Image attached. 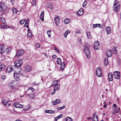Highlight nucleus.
Instances as JSON below:
<instances>
[{
  "instance_id": "1",
  "label": "nucleus",
  "mask_w": 121,
  "mask_h": 121,
  "mask_svg": "<svg viewBox=\"0 0 121 121\" xmlns=\"http://www.w3.org/2000/svg\"><path fill=\"white\" fill-rule=\"evenodd\" d=\"M84 51L87 58H89L90 56V53L89 49V46L87 45L84 46Z\"/></svg>"
},
{
  "instance_id": "2",
  "label": "nucleus",
  "mask_w": 121,
  "mask_h": 121,
  "mask_svg": "<svg viewBox=\"0 0 121 121\" xmlns=\"http://www.w3.org/2000/svg\"><path fill=\"white\" fill-rule=\"evenodd\" d=\"M57 62L58 64L61 65L60 68L62 70H63L65 66V64L64 62H63L62 63L61 60L59 58H57Z\"/></svg>"
},
{
  "instance_id": "3",
  "label": "nucleus",
  "mask_w": 121,
  "mask_h": 121,
  "mask_svg": "<svg viewBox=\"0 0 121 121\" xmlns=\"http://www.w3.org/2000/svg\"><path fill=\"white\" fill-rule=\"evenodd\" d=\"M113 7L114 10L116 12H118L119 9V4L117 3L116 0L115 1Z\"/></svg>"
},
{
  "instance_id": "4",
  "label": "nucleus",
  "mask_w": 121,
  "mask_h": 121,
  "mask_svg": "<svg viewBox=\"0 0 121 121\" xmlns=\"http://www.w3.org/2000/svg\"><path fill=\"white\" fill-rule=\"evenodd\" d=\"M22 61L21 60H18L14 63L15 66V67L18 68L22 64Z\"/></svg>"
},
{
  "instance_id": "5",
  "label": "nucleus",
  "mask_w": 121,
  "mask_h": 121,
  "mask_svg": "<svg viewBox=\"0 0 121 121\" xmlns=\"http://www.w3.org/2000/svg\"><path fill=\"white\" fill-rule=\"evenodd\" d=\"M7 8L5 4L2 2L0 3V11H3L5 10Z\"/></svg>"
},
{
  "instance_id": "6",
  "label": "nucleus",
  "mask_w": 121,
  "mask_h": 121,
  "mask_svg": "<svg viewBox=\"0 0 121 121\" xmlns=\"http://www.w3.org/2000/svg\"><path fill=\"white\" fill-rule=\"evenodd\" d=\"M96 75L98 77H100L102 76V73L101 68L99 67H98L96 69Z\"/></svg>"
},
{
  "instance_id": "7",
  "label": "nucleus",
  "mask_w": 121,
  "mask_h": 121,
  "mask_svg": "<svg viewBox=\"0 0 121 121\" xmlns=\"http://www.w3.org/2000/svg\"><path fill=\"white\" fill-rule=\"evenodd\" d=\"M113 75L114 77L116 79H119L120 78V73L118 71H114Z\"/></svg>"
},
{
  "instance_id": "8",
  "label": "nucleus",
  "mask_w": 121,
  "mask_h": 121,
  "mask_svg": "<svg viewBox=\"0 0 121 121\" xmlns=\"http://www.w3.org/2000/svg\"><path fill=\"white\" fill-rule=\"evenodd\" d=\"M94 48L95 50H98L100 48L99 43V41H96L95 42Z\"/></svg>"
},
{
  "instance_id": "9",
  "label": "nucleus",
  "mask_w": 121,
  "mask_h": 121,
  "mask_svg": "<svg viewBox=\"0 0 121 121\" xmlns=\"http://www.w3.org/2000/svg\"><path fill=\"white\" fill-rule=\"evenodd\" d=\"M5 46L4 45H0V52L2 54L5 53Z\"/></svg>"
},
{
  "instance_id": "10",
  "label": "nucleus",
  "mask_w": 121,
  "mask_h": 121,
  "mask_svg": "<svg viewBox=\"0 0 121 121\" xmlns=\"http://www.w3.org/2000/svg\"><path fill=\"white\" fill-rule=\"evenodd\" d=\"M24 53V51L22 49H20L18 50L17 53H16V56L18 57H19L22 55Z\"/></svg>"
},
{
  "instance_id": "11",
  "label": "nucleus",
  "mask_w": 121,
  "mask_h": 121,
  "mask_svg": "<svg viewBox=\"0 0 121 121\" xmlns=\"http://www.w3.org/2000/svg\"><path fill=\"white\" fill-rule=\"evenodd\" d=\"M55 23L57 26H58L60 24V18L58 16H56L54 18Z\"/></svg>"
},
{
  "instance_id": "12",
  "label": "nucleus",
  "mask_w": 121,
  "mask_h": 121,
  "mask_svg": "<svg viewBox=\"0 0 121 121\" xmlns=\"http://www.w3.org/2000/svg\"><path fill=\"white\" fill-rule=\"evenodd\" d=\"M14 105L16 108H22L23 107V106L22 104H20L18 103H15L13 104Z\"/></svg>"
},
{
  "instance_id": "13",
  "label": "nucleus",
  "mask_w": 121,
  "mask_h": 121,
  "mask_svg": "<svg viewBox=\"0 0 121 121\" xmlns=\"http://www.w3.org/2000/svg\"><path fill=\"white\" fill-rule=\"evenodd\" d=\"M106 55L108 57L112 56V50L110 49H108L106 52Z\"/></svg>"
},
{
  "instance_id": "14",
  "label": "nucleus",
  "mask_w": 121,
  "mask_h": 121,
  "mask_svg": "<svg viewBox=\"0 0 121 121\" xmlns=\"http://www.w3.org/2000/svg\"><path fill=\"white\" fill-rule=\"evenodd\" d=\"M25 70L27 72H29L31 69L30 66L29 65H26L24 68Z\"/></svg>"
},
{
  "instance_id": "15",
  "label": "nucleus",
  "mask_w": 121,
  "mask_h": 121,
  "mask_svg": "<svg viewBox=\"0 0 121 121\" xmlns=\"http://www.w3.org/2000/svg\"><path fill=\"white\" fill-rule=\"evenodd\" d=\"M14 77V78L17 81H19V74L17 73H14L13 74Z\"/></svg>"
},
{
  "instance_id": "16",
  "label": "nucleus",
  "mask_w": 121,
  "mask_h": 121,
  "mask_svg": "<svg viewBox=\"0 0 121 121\" xmlns=\"http://www.w3.org/2000/svg\"><path fill=\"white\" fill-rule=\"evenodd\" d=\"M47 8L51 9L52 10L53 9V7L52 5V4L50 2H47Z\"/></svg>"
},
{
  "instance_id": "17",
  "label": "nucleus",
  "mask_w": 121,
  "mask_h": 121,
  "mask_svg": "<svg viewBox=\"0 0 121 121\" xmlns=\"http://www.w3.org/2000/svg\"><path fill=\"white\" fill-rule=\"evenodd\" d=\"M60 102V101L59 99H56L55 101H52V102L53 104L55 105L59 104Z\"/></svg>"
},
{
  "instance_id": "18",
  "label": "nucleus",
  "mask_w": 121,
  "mask_h": 121,
  "mask_svg": "<svg viewBox=\"0 0 121 121\" xmlns=\"http://www.w3.org/2000/svg\"><path fill=\"white\" fill-rule=\"evenodd\" d=\"M108 80L109 81H112L113 80L112 75V73L111 72L109 73L108 74Z\"/></svg>"
},
{
  "instance_id": "19",
  "label": "nucleus",
  "mask_w": 121,
  "mask_h": 121,
  "mask_svg": "<svg viewBox=\"0 0 121 121\" xmlns=\"http://www.w3.org/2000/svg\"><path fill=\"white\" fill-rule=\"evenodd\" d=\"M92 119L93 121H98V117L97 115H96L95 113L94 114Z\"/></svg>"
},
{
  "instance_id": "20",
  "label": "nucleus",
  "mask_w": 121,
  "mask_h": 121,
  "mask_svg": "<svg viewBox=\"0 0 121 121\" xmlns=\"http://www.w3.org/2000/svg\"><path fill=\"white\" fill-rule=\"evenodd\" d=\"M84 13V10L83 9H81L77 12V14L79 15H82Z\"/></svg>"
},
{
  "instance_id": "21",
  "label": "nucleus",
  "mask_w": 121,
  "mask_h": 121,
  "mask_svg": "<svg viewBox=\"0 0 121 121\" xmlns=\"http://www.w3.org/2000/svg\"><path fill=\"white\" fill-rule=\"evenodd\" d=\"M12 71V68L11 67L9 66L6 69V72L8 73L11 72Z\"/></svg>"
},
{
  "instance_id": "22",
  "label": "nucleus",
  "mask_w": 121,
  "mask_h": 121,
  "mask_svg": "<svg viewBox=\"0 0 121 121\" xmlns=\"http://www.w3.org/2000/svg\"><path fill=\"white\" fill-rule=\"evenodd\" d=\"M105 30L106 31L108 34H109L111 32V29L110 27L108 26L106 27Z\"/></svg>"
},
{
  "instance_id": "23",
  "label": "nucleus",
  "mask_w": 121,
  "mask_h": 121,
  "mask_svg": "<svg viewBox=\"0 0 121 121\" xmlns=\"http://www.w3.org/2000/svg\"><path fill=\"white\" fill-rule=\"evenodd\" d=\"M44 12L43 11H42L41 14L40 16V18L41 20L42 21H43L44 20V19L43 18L44 17Z\"/></svg>"
},
{
  "instance_id": "24",
  "label": "nucleus",
  "mask_w": 121,
  "mask_h": 121,
  "mask_svg": "<svg viewBox=\"0 0 121 121\" xmlns=\"http://www.w3.org/2000/svg\"><path fill=\"white\" fill-rule=\"evenodd\" d=\"M104 65L106 66L108 65V62L107 58L106 57L104 59Z\"/></svg>"
},
{
  "instance_id": "25",
  "label": "nucleus",
  "mask_w": 121,
  "mask_h": 121,
  "mask_svg": "<svg viewBox=\"0 0 121 121\" xmlns=\"http://www.w3.org/2000/svg\"><path fill=\"white\" fill-rule=\"evenodd\" d=\"M27 35L29 37H31L32 36V32H31L30 30L29 29H28Z\"/></svg>"
},
{
  "instance_id": "26",
  "label": "nucleus",
  "mask_w": 121,
  "mask_h": 121,
  "mask_svg": "<svg viewBox=\"0 0 121 121\" xmlns=\"http://www.w3.org/2000/svg\"><path fill=\"white\" fill-rule=\"evenodd\" d=\"M120 109V108H115L114 109V112H113V113L114 114H115L116 113H118L119 112V111Z\"/></svg>"
},
{
  "instance_id": "27",
  "label": "nucleus",
  "mask_w": 121,
  "mask_h": 121,
  "mask_svg": "<svg viewBox=\"0 0 121 121\" xmlns=\"http://www.w3.org/2000/svg\"><path fill=\"white\" fill-rule=\"evenodd\" d=\"M70 32V30H68L66 31L65 33H64V36L66 38L67 37V36L69 33Z\"/></svg>"
},
{
  "instance_id": "28",
  "label": "nucleus",
  "mask_w": 121,
  "mask_h": 121,
  "mask_svg": "<svg viewBox=\"0 0 121 121\" xmlns=\"http://www.w3.org/2000/svg\"><path fill=\"white\" fill-rule=\"evenodd\" d=\"M5 68V66L3 64H1L0 65V71L3 70Z\"/></svg>"
},
{
  "instance_id": "29",
  "label": "nucleus",
  "mask_w": 121,
  "mask_h": 121,
  "mask_svg": "<svg viewBox=\"0 0 121 121\" xmlns=\"http://www.w3.org/2000/svg\"><path fill=\"white\" fill-rule=\"evenodd\" d=\"M29 97H30L31 99L33 98H34V94L32 92L30 94H29L28 95Z\"/></svg>"
},
{
  "instance_id": "30",
  "label": "nucleus",
  "mask_w": 121,
  "mask_h": 121,
  "mask_svg": "<svg viewBox=\"0 0 121 121\" xmlns=\"http://www.w3.org/2000/svg\"><path fill=\"white\" fill-rule=\"evenodd\" d=\"M0 21L2 22L3 24H4L5 23L6 21L5 19L3 17H1L0 19Z\"/></svg>"
},
{
  "instance_id": "31",
  "label": "nucleus",
  "mask_w": 121,
  "mask_h": 121,
  "mask_svg": "<svg viewBox=\"0 0 121 121\" xmlns=\"http://www.w3.org/2000/svg\"><path fill=\"white\" fill-rule=\"evenodd\" d=\"M101 26V24H96L93 25V26L94 28H95L96 27H99L101 28L100 26Z\"/></svg>"
},
{
  "instance_id": "32",
  "label": "nucleus",
  "mask_w": 121,
  "mask_h": 121,
  "mask_svg": "<svg viewBox=\"0 0 121 121\" xmlns=\"http://www.w3.org/2000/svg\"><path fill=\"white\" fill-rule=\"evenodd\" d=\"M70 22V20L69 19H66L64 21V22L65 24L69 23Z\"/></svg>"
},
{
  "instance_id": "33",
  "label": "nucleus",
  "mask_w": 121,
  "mask_h": 121,
  "mask_svg": "<svg viewBox=\"0 0 121 121\" xmlns=\"http://www.w3.org/2000/svg\"><path fill=\"white\" fill-rule=\"evenodd\" d=\"M59 85L58 84H56L54 87V90H57L59 88Z\"/></svg>"
},
{
  "instance_id": "34",
  "label": "nucleus",
  "mask_w": 121,
  "mask_h": 121,
  "mask_svg": "<svg viewBox=\"0 0 121 121\" xmlns=\"http://www.w3.org/2000/svg\"><path fill=\"white\" fill-rule=\"evenodd\" d=\"M87 36L88 37V39H90L91 38V33L89 31L86 32Z\"/></svg>"
},
{
  "instance_id": "35",
  "label": "nucleus",
  "mask_w": 121,
  "mask_h": 121,
  "mask_svg": "<svg viewBox=\"0 0 121 121\" xmlns=\"http://www.w3.org/2000/svg\"><path fill=\"white\" fill-rule=\"evenodd\" d=\"M66 121H72L73 119L70 117H67L66 118Z\"/></svg>"
},
{
  "instance_id": "36",
  "label": "nucleus",
  "mask_w": 121,
  "mask_h": 121,
  "mask_svg": "<svg viewBox=\"0 0 121 121\" xmlns=\"http://www.w3.org/2000/svg\"><path fill=\"white\" fill-rule=\"evenodd\" d=\"M9 102V101H5V100L3 99L2 100V103L4 105H6Z\"/></svg>"
},
{
  "instance_id": "37",
  "label": "nucleus",
  "mask_w": 121,
  "mask_h": 121,
  "mask_svg": "<svg viewBox=\"0 0 121 121\" xmlns=\"http://www.w3.org/2000/svg\"><path fill=\"white\" fill-rule=\"evenodd\" d=\"M65 105H64L62 107H58L57 108V110H58L59 111L61 109H63L65 107Z\"/></svg>"
},
{
  "instance_id": "38",
  "label": "nucleus",
  "mask_w": 121,
  "mask_h": 121,
  "mask_svg": "<svg viewBox=\"0 0 121 121\" xmlns=\"http://www.w3.org/2000/svg\"><path fill=\"white\" fill-rule=\"evenodd\" d=\"M12 11L13 13L14 14H16L17 12V10L16 9H12Z\"/></svg>"
},
{
  "instance_id": "39",
  "label": "nucleus",
  "mask_w": 121,
  "mask_h": 121,
  "mask_svg": "<svg viewBox=\"0 0 121 121\" xmlns=\"http://www.w3.org/2000/svg\"><path fill=\"white\" fill-rule=\"evenodd\" d=\"M113 53L114 54H116L117 52V50H116V48H113L112 51Z\"/></svg>"
},
{
  "instance_id": "40",
  "label": "nucleus",
  "mask_w": 121,
  "mask_h": 121,
  "mask_svg": "<svg viewBox=\"0 0 121 121\" xmlns=\"http://www.w3.org/2000/svg\"><path fill=\"white\" fill-rule=\"evenodd\" d=\"M31 90V91L33 93L35 89L33 88V87H29L28 90Z\"/></svg>"
},
{
  "instance_id": "41",
  "label": "nucleus",
  "mask_w": 121,
  "mask_h": 121,
  "mask_svg": "<svg viewBox=\"0 0 121 121\" xmlns=\"http://www.w3.org/2000/svg\"><path fill=\"white\" fill-rule=\"evenodd\" d=\"M25 21V19L20 20L19 22V23L20 24H22Z\"/></svg>"
},
{
  "instance_id": "42",
  "label": "nucleus",
  "mask_w": 121,
  "mask_h": 121,
  "mask_svg": "<svg viewBox=\"0 0 121 121\" xmlns=\"http://www.w3.org/2000/svg\"><path fill=\"white\" fill-rule=\"evenodd\" d=\"M51 32V30H49L47 31V33L48 34V37L49 38H50V32Z\"/></svg>"
},
{
  "instance_id": "43",
  "label": "nucleus",
  "mask_w": 121,
  "mask_h": 121,
  "mask_svg": "<svg viewBox=\"0 0 121 121\" xmlns=\"http://www.w3.org/2000/svg\"><path fill=\"white\" fill-rule=\"evenodd\" d=\"M32 3L33 5H35L36 4V0H33Z\"/></svg>"
},
{
  "instance_id": "44",
  "label": "nucleus",
  "mask_w": 121,
  "mask_h": 121,
  "mask_svg": "<svg viewBox=\"0 0 121 121\" xmlns=\"http://www.w3.org/2000/svg\"><path fill=\"white\" fill-rule=\"evenodd\" d=\"M35 46L37 48H39L40 47V45L39 44L36 43L35 45Z\"/></svg>"
},
{
  "instance_id": "45",
  "label": "nucleus",
  "mask_w": 121,
  "mask_h": 121,
  "mask_svg": "<svg viewBox=\"0 0 121 121\" xmlns=\"http://www.w3.org/2000/svg\"><path fill=\"white\" fill-rule=\"evenodd\" d=\"M57 81H54L53 82V84L52 85H51V86H53L54 85V84H56V83H57Z\"/></svg>"
},
{
  "instance_id": "46",
  "label": "nucleus",
  "mask_w": 121,
  "mask_h": 121,
  "mask_svg": "<svg viewBox=\"0 0 121 121\" xmlns=\"http://www.w3.org/2000/svg\"><path fill=\"white\" fill-rule=\"evenodd\" d=\"M9 48H7L6 49L5 48V53H8V52H9Z\"/></svg>"
},
{
  "instance_id": "47",
  "label": "nucleus",
  "mask_w": 121,
  "mask_h": 121,
  "mask_svg": "<svg viewBox=\"0 0 121 121\" xmlns=\"http://www.w3.org/2000/svg\"><path fill=\"white\" fill-rule=\"evenodd\" d=\"M54 49L55 50L56 52H58V53H59V50L56 47H54Z\"/></svg>"
},
{
  "instance_id": "48",
  "label": "nucleus",
  "mask_w": 121,
  "mask_h": 121,
  "mask_svg": "<svg viewBox=\"0 0 121 121\" xmlns=\"http://www.w3.org/2000/svg\"><path fill=\"white\" fill-rule=\"evenodd\" d=\"M63 115L62 114H61L59 116L57 117L59 119L60 118L62 117H63Z\"/></svg>"
},
{
  "instance_id": "49",
  "label": "nucleus",
  "mask_w": 121,
  "mask_h": 121,
  "mask_svg": "<svg viewBox=\"0 0 121 121\" xmlns=\"http://www.w3.org/2000/svg\"><path fill=\"white\" fill-rule=\"evenodd\" d=\"M4 26V28H8L9 27V26L7 24L5 25Z\"/></svg>"
},
{
  "instance_id": "50",
  "label": "nucleus",
  "mask_w": 121,
  "mask_h": 121,
  "mask_svg": "<svg viewBox=\"0 0 121 121\" xmlns=\"http://www.w3.org/2000/svg\"><path fill=\"white\" fill-rule=\"evenodd\" d=\"M56 56L55 55H53L52 56V58L53 59H56Z\"/></svg>"
},
{
  "instance_id": "51",
  "label": "nucleus",
  "mask_w": 121,
  "mask_h": 121,
  "mask_svg": "<svg viewBox=\"0 0 121 121\" xmlns=\"http://www.w3.org/2000/svg\"><path fill=\"white\" fill-rule=\"evenodd\" d=\"M27 106V108L26 109H24V110H27L28 109H29L30 108V105H28Z\"/></svg>"
},
{
  "instance_id": "52",
  "label": "nucleus",
  "mask_w": 121,
  "mask_h": 121,
  "mask_svg": "<svg viewBox=\"0 0 121 121\" xmlns=\"http://www.w3.org/2000/svg\"><path fill=\"white\" fill-rule=\"evenodd\" d=\"M75 33L80 34L81 33V32L79 30H77L76 31Z\"/></svg>"
},
{
  "instance_id": "53",
  "label": "nucleus",
  "mask_w": 121,
  "mask_h": 121,
  "mask_svg": "<svg viewBox=\"0 0 121 121\" xmlns=\"http://www.w3.org/2000/svg\"><path fill=\"white\" fill-rule=\"evenodd\" d=\"M50 110H45V112L46 113H49L50 112Z\"/></svg>"
},
{
  "instance_id": "54",
  "label": "nucleus",
  "mask_w": 121,
  "mask_h": 121,
  "mask_svg": "<svg viewBox=\"0 0 121 121\" xmlns=\"http://www.w3.org/2000/svg\"><path fill=\"white\" fill-rule=\"evenodd\" d=\"M55 111L53 110H50V112L49 113L50 114L54 113Z\"/></svg>"
},
{
  "instance_id": "55",
  "label": "nucleus",
  "mask_w": 121,
  "mask_h": 121,
  "mask_svg": "<svg viewBox=\"0 0 121 121\" xmlns=\"http://www.w3.org/2000/svg\"><path fill=\"white\" fill-rule=\"evenodd\" d=\"M1 78L3 79H4L5 78V75H2L1 76Z\"/></svg>"
},
{
  "instance_id": "56",
  "label": "nucleus",
  "mask_w": 121,
  "mask_h": 121,
  "mask_svg": "<svg viewBox=\"0 0 121 121\" xmlns=\"http://www.w3.org/2000/svg\"><path fill=\"white\" fill-rule=\"evenodd\" d=\"M11 28L12 29V30H15L16 29H15V27H11Z\"/></svg>"
},
{
  "instance_id": "57",
  "label": "nucleus",
  "mask_w": 121,
  "mask_h": 121,
  "mask_svg": "<svg viewBox=\"0 0 121 121\" xmlns=\"http://www.w3.org/2000/svg\"><path fill=\"white\" fill-rule=\"evenodd\" d=\"M58 119V118L57 117H55L54 118L55 121H57Z\"/></svg>"
},
{
  "instance_id": "58",
  "label": "nucleus",
  "mask_w": 121,
  "mask_h": 121,
  "mask_svg": "<svg viewBox=\"0 0 121 121\" xmlns=\"http://www.w3.org/2000/svg\"><path fill=\"white\" fill-rule=\"evenodd\" d=\"M86 5V3L84 2L83 3V7H84Z\"/></svg>"
},
{
  "instance_id": "59",
  "label": "nucleus",
  "mask_w": 121,
  "mask_h": 121,
  "mask_svg": "<svg viewBox=\"0 0 121 121\" xmlns=\"http://www.w3.org/2000/svg\"><path fill=\"white\" fill-rule=\"evenodd\" d=\"M28 22H27L25 21V26H26H26H27L28 23Z\"/></svg>"
},
{
  "instance_id": "60",
  "label": "nucleus",
  "mask_w": 121,
  "mask_h": 121,
  "mask_svg": "<svg viewBox=\"0 0 121 121\" xmlns=\"http://www.w3.org/2000/svg\"><path fill=\"white\" fill-rule=\"evenodd\" d=\"M4 26L1 25V26H0V28L1 29H3L4 28Z\"/></svg>"
},
{
  "instance_id": "61",
  "label": "nucleus",
  "mask_w": 121,
  "mask_h": 121,
  "mask_svg": "<svg viewBox=\"0 0 121 121\" xmlns=\"http://www.w3.org/2000/svg\"><path fill=\"white\" fill-rule=\"evenodd\" d=\"M19 74L20 75H22V76H23L22 73L21 72H19Z\"/></svg>"
},
{
  "instance_id": "62",
  "label": "nucleus",
  "mask_w": 121,
  "mask_h": 121,
  "mask_svg": "<svg viewBox=\"0 0 121 121\" xmlns=\"http://www.w3.org/2000/svg\"><path fill=\"white\" fill-rule=\"evenodd\" d=\"M55 90H54V92H52L51 93V94L52 95L54 94L55 93Z\"/></svg>"
},
{
  "instance_id": "63",
  "label": "nucleus",
  "mask_w": 121,
  "mask_h": 121,
  "mask_svg": "<svg viewBox=\"0 0 121 121\" xmlns=\"http://www.w3.org/2000/svg\"><path fill=\"white\" fill-rule=\"evenodd\" d=\"M29 21V19L28 18L27 19H26V21L28 22Z\"/></svg>"
},
{
  "instance_id": "64",
  "label": "nucleus",
  "mask_w": 121,
  "mask_h": 121,
  "mask_svg": "<svg viewBox=\"0 0 121 121\" xmlns=\"http://www.w3.org/2000/svg\"><path fill=\"white\" fill-rule=\"evenodd\" d=\"M15 121H22L21 120H16Z\"/></svg>"
}]
</instances>
